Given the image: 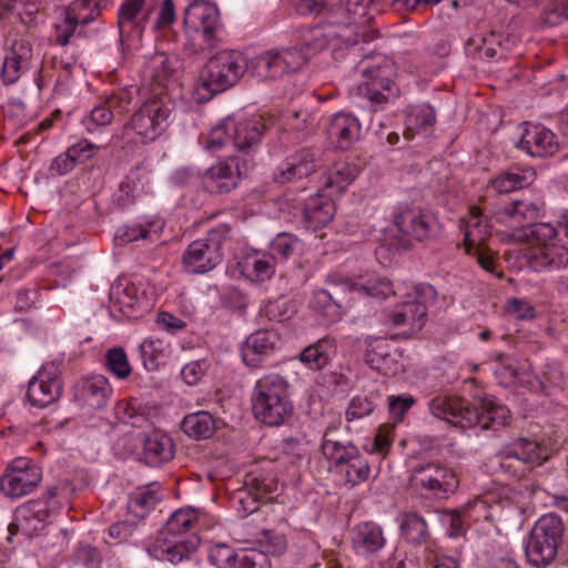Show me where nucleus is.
I'll use <instances>...</instances> for the list:
<instances>
[{"instance_id": "f257e3e1", "label": "nucleus", "mask_w": 568, "mask_h": 568, "mask_svg": "<svg viewBox=\"0 0 568 568\" xmlns=\"http://www.w3.org/2000/svg\"><path fill=\"white\" fill-rule=\"evenodd\" d=\"M428 409L433 416L462 428L478 425L486 430H497L506 426L510 418L506 406L490 399L470 403L457 396L437 395L429 400Z\"/></svg>"}, {"instance_id": "f03ea898", "label": "nucleus", "mask_w": 568, "mask_h": 568, "mask_svg": "<svg viewBox=\"0 0 568 568\" xmlns=\"http://www.w3.org/2000/svg\"><path fill=\"white\" fill-rule=\"evenodd\" d=\"M355 71L364 78L357 92L367 100L373 112L399 98V87L393 80L395 64L392 60L383 55H365L355 65Z\"/></svg>"}, {"instance_id": "7ed1b4c3", "label": "nucleus", "mask_w": 568, "mask_h": 568, "mask_svg": "<svg viewBox=\"0 0 568 568\" xmlns=\"http://www.w3.org/2000/svg\"><path fill=\"white\" fill-rule=\"evenodd\" d=\"M252 412L266 426L283 425L293 414L287 381L278 374L257 379L252 394Z\"/></svg>"}, {"instance_id": "20e7f679", "label": "nucleus", "mask_w": 568, "mask_h": 568, "mask_svg": "<svg viewBox=\"0 0 568 568\" xmlns=\"http://www.w3.org/2000/svg\"><path fill=\"white\" fill-rule=\"evenodd\" d=\"M326 24L317 26L308 29L302 36V42L306 55L317 53L324 49L332 48L334 52L342 48H351L357 44L358 24H365L369 18L362 16L358 11L357 16L346 14L333 19Z\"/></svg>"}, {"instance_id": "39448f33", "label": "nucleus", "mask_w": 568, "mask_h": 568, "mask_svg": "<svg viewBox=\"0 0 568 568\" xmlns=\"http://www.w3.org/2000/svg\"><path fill=\"white\" fill-rule=\"evenodd\" d=\"M247 72V58L237 50H221L206 62L200 78V89L210 99L235 85Z\"/></svg>"}, {"instance_id": "423d86ee", "label": "nucleus", "mask_w": 568, "mask_h": 568, "mask_svg": "<svg viewBox=\"0 0 568 568\" xmlns=\"http://www.w3.org/2000/svg\"><path fill=\"white\" fill-rule=\"evenodd\" d=\"M172 102L166 94L154 93L131 116L123 126V136L133 132L143 144L161 136L168 128Z\"/></svg>"}, {"instance_id": "0eeeda50", "label": "nucleus", "mask_w": 568, "mask_h": 568, "mask_svg": "<svg viewBox=\"0 0 568 568\" xmlns=\"http://www.w3.org/2000/svg\"><path fill=\"white\" fill-rule=\"evenodd\" d=\"M565 527L561 518L555 514L540 517L534 525L526 542V557L537 567L552 562L562 542Z\"/></svg>"}, {"instance_id": "6e6552de", "label": "nucleus", "mask_w": 568, "mask_h": 568, "mask_svg": "<svg viewBox=\"0 0 568 568\" xmlns=\"http://www.w3.org/2000/svg\"><path fill=\"white\" fill-rule=\"evenodd\" d=\"M305 63L306 54L298 47L270 49L247 59V72L260 81H276Z\"/></svg>"}, {"instance_id": "1a4fd4ad", "label": "nucleus", "mask_w": 568, "mask_h": 568, "mask_svg": "<svg viewBox=\"0 0 568 568\" xmlns=\"http://www.w3.org/2000/svg\"><path fill=\"white\" fill-rule=\"evenodd\" d=\"M549 456L545 445L525 437L511 440L497 453L499 468L515 478L523 477L531 467L548 460Z\"/></svg>"}, {"instance_id": "9d476101", "label": "nucleus", "mask_w": 568, "mask_h": 568, "mask_svg": "<svg viewBox=\"0 0 568 568\" xmlns=\"http://www.w3.org/2000/svg\"><path fill=\"white\" fill-rule=\"evenodd\" d=\"M230 227L220 224L210 230L205 237L193 241L182 260L191 273H206L222 261V245L229 237Z\"/></svg>"}, {"instance_id": "9b49d317", "label": "nucleus", "mask_w": 568, "mask_h": 568, "mask_svg": "<svg viewBox=\"0 0 568 568\" xmlns=\"http://www.w3.org/2000/svg\"><path fill=\"white\" fill-rule=\"evenodd\" d=\"M415 298L404 302L396 306L389 314V321L396 327H407L403 332L405 337H410L418 333L427 320V302L436 298V291L432 285L418 284L414 287Z\"/></svg>"}, {"instance_id": "f8f14e48", "label": "nucleus", "mask_w": 568, "mask_h": 568, "mask_svg": "<svg viewBox=\"0 0 568 568\" xmlns=\"http://www.w3.org/2000/svg\"><path fill=\"white\" fill-rule=\"evenodd\" d=\"M412 483L417 489L439 499L448 498L459 486L456 473L452 468L437 463L415 467L412 474Z\"/></svg>"}, {"instance_id": "ddd939ff", "label": "nucleus", "mask_w": 568, "mask_h": 568, "mask_svg": "<svg viewBox=\"0 0 568 568\" xmlns=\"http://www.w3.org/2000/svg\"><path fill=\"white\" fill-rule=\"evenodd\" d=\"M250 164L251 161L241 156H229L203 172L202 185L211 194L229 193L247 174Z\"/></svg>"}, {"instance_id": "4468645a", "label": "nucleus", "mask_w": 568, "mask_h": 568, "mask_svg": "<svg viewBox=\"0 0 568 568\" xmlns=\"http://www.w3.org/2000/svg\"><path fill=\"white\" fill-rule=\"evenodd\" d=\"M184 21L192 28L201 29L199 48L191 45L192 53L212 51L217 45L215 31L220 26V11L215 2H190L184 11Z\"/></svg>"}, {"instance_id": "2eb2a0df", "label": "nucleus", "mask_w": 568, "mask_h": 568, "mask_svg": "<svg viewBox=\"0 0 568 568\" xmlns=\"http://www.w3.org/2000/svg\"><path fill=\"white\" fill-rule=\"evenodd\" d=\"M60 509V501L52 505L43 500H30L17 508L14 520L8 526V540L19 531L27 537H33L44 529L50 517Z\"/></svg>"}, {"instance_id": "dca6fc26", "label": "nucleus", "mask_w": 568, "mask_h": 568, "mask_svg": "<svg viewBox=\"0 0 568 568\" xmlns=\"http://www.w3.org/2000/svg\"><path fill=\"white\" fill-rule=\"evenodd\" d=\"M42 479L41 468L28 458H17L0 477V489L10 498L32 493Z\"/></svg>"}, {"instance_id": "f3484780", "label": "nucleus", "mask_w": 568, "mask_h": 568, "mask_svg": "<svg viewBox=\"0 0 568 568\" xmlns=\"http://www.w3.org/2000/svg\"><path fill=\"white\" fill-rule=\"evenodd\" d=\"M394 225L404 236L419 242L434 239L440 232V225L435 215L419 207H399L394 215Z\"/></svg>"}, {"instance_id": "a211bd4d", "label": "nucleus", "mask_w": 568, "mask_h": 568, "mask_svg": "<svg viewBox=\"0 0 568 568\" xmlns=\"http://www.w3.org/2000/svg\"><path fill=\"white\" fill-rule=\"evenodd\" d=\"M200 544L201 540L196 534H190L185 538L159 535L146 550L156 560L179 565L182 561L192 560Z\"/></svg>"}, {"instance_id": "6ab92c4d", "label": "nucleus", "mask_w": 568, "mask_h": 568, "mask_svg": "<svg viewBox=\"0 0 568 568\" xmlns=\"http://www.w3.org/2000/svg\"><path fill=\"white\" fill-rule=\"evenodd\" d=\"M318 166L315 153L310 149H301L275 168L273 180L278 184L297 182L311 176Z\"/></svg>"}, {"instance_id": "aec40b11", "label": "nucleus", "mask_w": 568, "mask_h": 568, "mask_svg": "<svg viewBox=\"0 0 568 568\" xmlns=\"http://www.w3.org/2000/svg\"><path fill=\"white\" fill-rule=\"evenodd\" d=\"M517 148L530 156H552L559 151V142L555 133L541 124H527Z\"/></svg>"}, {"instance_id": "412c9836", "label": "nucleus", "mask_w": 568, "mask_h": 568, "mask_svg": "<svg viewBox=\"0 0 568 568\" xmlns=\"http://www.w3.org/2000/svg\"><path fill=\"white\" fill-rule=\"evenodd\" d=\"M272 121L263 115H253L248 119H233L232 143L241 152L253 151L261 142Z\"/></svg>"}, {"instance_id": "4be33fe9", "label": "nucleus", "mask_w": 568, "mask_h": 568, "mask_svg": "<svg viewBox=\"0 0 568 568\" xmlns=\"http://www.w3.org/2000/svg\"><path fill=\"white\" fill-rule=\"evenodd\" d=\"M180 67L176 57L158 52L145 62L142 71L143 80L152 87L156 85L158 93L166 94L164 89L175 80Z\"/></svg>"}, {"instance_id": "5701e85b", "label": "nucleus", "mask_w": 568, "mask_h": 568, "mask_svg": "<svg viewBox=\"0 0 568 568\" xmlns=\"http://www.w3.org/2000/svg\"><path fill=\"white\" fill-rule=\"evenodd\" d=\"M136 438L142 445L140 459L148 466L159 467L173 458L174 445L168 435L153 430L149 434H139Z\"/></svg>"}, {"instance_id": "b1692460", "label": "nucleus", "mask_w": 568, "mask_h": 568, "mask_svg": "<svg viewBox=\"0 0 568 568\" xmlns=\"http://www.w3.org/2000/svg\"><path fill=\"white\" fill-rule=\"evenodd\" d=\"M31 60L32 48L30 42L24 39L14 41L3 60L2 82L6 85L16 83L30 69Z\"/></svg>"}, {"instance_id": "393cba45", "label": "nucleus", "mask_w": 568, "mask_h": 568, "mask_svg": "<svg viewBox=\"0 0 568 568\" xmlns=\"http://www.w3.org/2000/svg\"><path fill=\"white\" fill-rule=\"evenodd\" d=\"M295 11L304 17L333 19L339 16L367 14V2H295Z\"/></svg>"}, {"instance_id": "a878e982", "label": "nucleus", "mask_w": 568, "mask_h": 568, "mask_svg": "<svg viewBox=\"0 0 568 568\" xmlns=\"http://www.w3.org/2000/svg\"><path fill=\"white\" fill-rule=\"evenodd\" d=\"M280 341L276 332L258 329L252 333L242 348V358L245 365L257 368L263 358L272 354Z\"/></svg>"}, {"instance_id": "bb28decb", "label": "nucleus", "mask_w": 568, "mask_h": 568, "mask_svg": "<svg viewBox=\"0 0 568 568\" xmlns=\"http://www.w3.org/2000/svg\"><path fill=\"white\" fill-rule=\"evenodd\" d=\"M61 392V382L45 369H40L29 382L27 397L32 406L45 407L55 402Z\"/></svg>"}, {"instance_id": "cd10ccee", "label": "nucleus", "mask_w": 568, "mask_h": 568, "mask_svg": "<svg viewBox=\"0 0 568 568\" xmlns=\"http://www.w3.org/2000/svg\"><path fill=\"white\" fill-rule=\"evenodd\" d=\"M327 136L336 148L349 149L359 138L361 124L357 118L348 113L333 115L326 129Z\"/></svg>"}, {"instance_id": "c85d7f7f", "label": "nucleus", "mask_w": 568, "mask_h": 568, "mask_svg": "<svg viewBox=\"0 0 568 568\" xmlns=\"http://www.w3.org/2000/svg\"><path fill=\"white\" fill-rule=\"evenodd\" d=\"M460 229L464 232V246L466 252H471L474 245L485 244L491 234V223L477 206L469 209V215L462 219Z\"/></svg>"}, {"instance_id": "c756f323", "label": "nucleus", "mask_w": 568, "mask_h": 568, "mask_svg": "<svg viewBox=\"0 0 568 568\" xmlns=\"http://www.w3.org/2000/svg\"><path fill=\"white\" fill-rule=\"evenodd\" d=\"M323 456L331 463L335 470L342 473L349 462L361 455L358 448L352 443H342L336 439L332 428H327L321 445Z\"/></svg>"}, {"instance_id": "7c9ffc66", "label": "nucleus", "mask_w": 568, "mask_h": 568, "mask_svg": "<svg viewBox=\"0 0 568 568\" xmlns=\"http://www.w3.org/2000/svg\"><path fill=\"white\" fill-rule=\"evenodd\" d=\"M108 379L102 375H94L83 379L77 389V398L89 409L103 408L111 395Z\"/></svg>"}, {"instance_id": "2f4dec72", "label": "nucleus", "mask_w": 568, "mask_h": 568, "mask_svg": "<svg viewBox=\"0 0 568 568\" xmlns=\"http://www.w3.org/2000/svg\"><path fill=\"white\" fill-rule=\"evenodd\" d=\"M333 196L329 193L316 194L306 201L303 219L307 229L316 231L332 221L335 214Z\"/></svg>"}, {"instance_id": "473e14b6", "label": "nucleus", "mask_w": 568, "mask_h": 568, "mask_svg": "<svg viewBox=\"0 0 568 568\" xmlns=\"http://www.w3.org/2000/svg\"><path fill=\"white\" fill-rule=\"evenodd\" d=\"M385 542L383 529L375 523L365 521L358 524L353 530L352 544L358 554H375L384 547Z\"/></svg>"}, {"instance_id": "72a5a7b5", "label": "nucleus", "mask_w": 568, "mask_h": 568, "mask_svg": "<svg viewBox=\"0 0 568 568\" xmlns=\"http://www.w3.org/2000/svg\"><path fill=\"white\" fill-rule=\"evenodd\" d=\"M540 207L527 200H515L506 204L499 212V220L513 229L532 224L539 215Z\"/></svg>"}, {"instance_id": "f704fd0d", "label": "nucleus", "mask_w": 568, "mask_h": 568, "mask_svg": "<svg viewBox=\"0 0 568 568\" xmlns=\"http://www.w3.org/2000/svg\"><path fill=\"white\" fill-rule=\"evenodd\" d=\"M336 354V342L325 336L314 344L306 346L298 355V359L312 371L324 368Z\"/></svg>"}, {"instance_id": "c9c22d12", "label": "nucleus", "mask_w": 568, "mask_h": 568, "mask_svg": "<svg viewBox=\"0 0 568 568\" xmlns=\"http://www.w3.org/2000/svg\"><path fill=\"white\" fill-rule=\"evenodd\" d=\"M87 2H72L64 10V20L61 24H55V43L65 47L70 43V39L73 36L77 26H87L94 20V10H91L89 14L82 16L78 12V8H85Z\"/></svg>"}, {"instance_id": "e433bc0d", "label": "nucleus", "mask_w": 568, "mask_h": 568, "mask_svg": "<svg viewBox=\"0 0 568 568\" xmlns=\"http://www.w3.org/2000/svg\"><path fill=\"white\" fill-rule=\"evenodd\" d=\"M145 2H123L118 11V27L120 33H141L150 16Z\"/></svg>"}, {"instance_id": "4c0bfd02", "label": "nucleus", "mask_w": 568, "mask_h": 568, "mask_svg": "<svg viewBox=\"0 0 568 568\" xmlns=\"http://www.w3.org/2000/svg\"><path fill=\"white\" fill-rule=\"evenodd\" d=\"M530 265L536 271L568 267V248L557 243L538 247L530 257Z\"/></svg>"}, {"instance_id": "58836bf2", "label": "nucleus", "mask_w": 568, "mask_h": 568, "mask_svg": "<svg viewBox=\"0 0 568 568\" xmlns=\"http://www.w3.org/2000/svg\"><path fill=\"white\" fill-rule=\"evenodd\" d=\"M181 428L191 438L206 439L214 435L217 419L209 412L200 410L186 415L181 423Z\"/></svg>"}, {"instance_id": "ea45409f", "label": "nucleus", "mask_w": 568, "mask_h": 568, "mask_svg": "<svg viewBox=\"0 0 568 568\" xmlns=\"http://www.w3.org/2000/svg\"><path fill=\"white\" fill-rule=\"evenodd\" d=\"M240 266L243 275L248 280L264 282L275 273V256L254 253L245 256Z\"/></svg>"}, {"instance_id": "a19ab883", "label": "nucleus", "mask_w": 568, "mask_h": 568, "mask_svg": "<svg viewBox=\"0 0 568 568\" xmlns=\"http://www.w3.org/2000/svg\"><path fill=\"white\" fill-rule=\"evenodd\" d=\"M162 496L155 486L138 488L131 494L128 501V514L138 519H143L156 507Z\"/></svg>"}, {"instance_id": "79ce46f5", "label": "nucleus", "mask_w": 568, "mask_h": 568, "mask_svg": "<svg viewBox=\"0 0 568 568\" xmlns=\"http://www.w3.org/2000/svg\"><path fill=\"white\" fill-rule=\"evenodd\" d=\"M358 174L356 165L337 162L325 178L323 191L329 195H339L355 180Z\"/></svg>"}, {"instance_id": "37998d69", "label": "nucleus", "mask_w": 568, "mask_h": 568, "mask_svg": "<svg viewBox=\"0 0 568 568\" xmlns=\"http://www.w3.org/2000/svg\"><path fill=\"white\" fill-rule=\"evenodd\" d=\"M197 516L191 509H179L166 520L159 535L185 538L190 534H196Z\"/></svg>"}, {"instance_id": "c03bdc74", "label": "nucleus", "mask_w": 568, "mask_h": 568, "mask_svg": "<svg viewBox=\"0 0 568 568\" xmlns=\"http://www.w3.org/2000/svg\"><path fill=\"white\" fill-rule=\"evenodd\" d=\"M365 361L373 369L383 374H387L396 365V361L389 352V346L383 341L368 344Z\"/></svg>"}, {"instance_id": "a18cd8bd", "label": "nucleus", "mask_w": 568, "mask_h": 568, "mask_svg": "<svg viewBox=\"0 0 568 568\" xmlns=\"http://www.w3.org/2000/svg\"><path fill=\"white\" fill-rule=\"evenodd\" d=\"M346 285L351 291L379 300H385L388 296L395 294L392 282L386 277L369 278L365 283H358L357 281L348 280Z\"/></svg>"}, {"instance_id": "49530a36", "label": "nucleus", "mask_w": 568, "mask_h": 568, "mask_svg": "<svg viewBox=\"0 0 568 568\" xmlns=\"http://www.w3.org/2000/svg\"><path fill=\"white\" fill-rule=\"evenodd\" d=\"M535 178L531 170L508 171L501 173L493 181V187L499 193H509L529 185Z\"/></svg>"}, {"instance_id": "de8ad7c7", "label": "nucleus", "mask_w": 568, "mask_h": 568, "mask_svg": "<svg viewBox=\"0 0 568 568\" xmlns=\"http://www.w3.org/2000/svg\"><path fill=\"white\" fill-rule=\"evenodd\" d=\"M403 537L412 544L420 545L429 536L425 519L416 513H407L400 523Z\"/></svg>"}, {"instance_id": "09e8293b", "label": "nucleus", "mask_w": 568, "mask_h": 568, "mask_svg": "<svg viewBox=\"0 0 568 568\" xmlns=\"http://www.w3.org/2000/svg\"><path fill=\"white\" fill-rule=\"evenodd\" d=\"M311 307L331 323L338 321L342 315L341 305L336 303L332 295L325 290L314 292Z\"/></svg>"}, {"instance_id": "8fccbe9b", "label": "nucleus", "mask_w": 568, "mask_h": 568, "mask_svg": "<svg viewBox=\"0 0 568 568\" xmlns=\"http://www.w3.org/2000/svg\"><path fill=\"white\" fill-rule=\"evenodd\" d=\"M233 118L227 116L214 126L205 141V148L210 151H219L226 143L232 142L233 138Z\"/></svg>"}, {"instance_id": "3c124183", "label": "nucleus", "mask_w": 568, "mask_h": 568, "mask_svg": "<svg viewBox=\"0 0 568 568\" xmlns=\"http://www.w3.org/2000/svg\"><path fill=\"white\" fill-rule=\"evenodd\" d=\"M154 223L148 224H133L118 230L115 241L119 244H128L138 240H153L159 239L156 230H153Z\"/></svg>"}, {"instance_id": "603ef678", "label": "nucleus", "mask_w": 568, "mask_h": 568, "mask_svg": "<svg viewBox=\"0 0 568 568\" xmlns=\"http://www.w3.org/2000/svg\"><path fill=\"white\" fill-rule=\"evenodd\" d=\"M524 236L538 247L556 244L557 230L550 223H534L525 227Z\"/></svg>"}, {"instance_id": "864d4df0", "label": "nucleus", "mask_w": 568, "mask_h": 568, "mask_svg": "<svg viewBox=\"0 0 568 568\" xmlns=\"http://www.w3.org/2000/svg\"><path fill=\"white\" fill-rule=\"evenodd\" d=\"M296 305L294 302L278 297L268 301L262 313L270 320L275 322H284L290 320L296 313Z\"/></svg>"}, {"instance_id": "5fc2aeb1", "label": "nucleus", "mask_w": 568, "mask_h": 568, "mask_svg": "<svg viewBox=\"0 0 568 568\" xmlns=\"http://www.w3.org/2000/svg\"><path fill=\"white\" fill-rule=\"evenodd\" d=\"M105 366L118 378L125 379L131 374L126 353L121 347L110 348L105 354Z\"/></svg>"}, {"instance_id": "6e6d98bb", "label": "nucleus", "mask_w": 568, "mask_h": 568, "mask_svg": "<svg viewBox=\"0 0 568 568\" xmlns=\"http://www.w3.org/2000/svg\"><path fill=\"white\" fill-rule=\"evenodd\" d=\"M345 484L355 487L369 478L371 467L366 458L361 454L343 468Z\"/></svg>"}, {"instance_id": "4d7b16f0", "label": "nucleus", "mask_w": 568, "mask_h": 568, "mask_svg": "<svg viewBox=\"0 0 568 568\" xmlns=\"http://www.w3.org/2000/svg\"><path fill=\"white\" fill-rule=\"evenodd\" d=\"M115 414L120 422L133 427H142L149 423L148 417L140 413L133 402H120L115 407Z\"/></svg>"}, {"instance_id": "13d9d810", "label": "nucleus", "mask_w": 568, "mask_h": 568, "mask_svg": "<svg viewBox=\"0 0 568 568\" xmlns=\"http://www.w3.org/2000/svg\"><path fill=\"white\" fill-rule=\"evenodd\" d=\"M301 245L300 240L292 234H278L271 243L272 255L287 260Z\"/></svg>"}, {"instance_id": "bf43d9fd", "label": "nucleus", "mask_w": 568, "mask_h": 568, "mask_svg": "<svg viewBox=\"0 0 568 568\" xmlns=\"http://www.w3.org/2000/svg\"><path fill=\"white\" fill-rule=\"evenodd\" d=\"M568 20V2H546L540 13L544 26L554 27Z\"/></svg>"}, {"instance_id": "052dcab7", "label": "nucleus", "mask_w": 568, "mask_h": 568, "mask_svg": "<svg viewBox=\"0 0 568 568\" xmlns=\"http://www.w3.org/2000/svg\"><path fill=\"white\" fill-rule=\"evenodd\" d=\"M376 407L373 396L354 397L346 409V420L352 422L369 416Z\"/></svg>"}, {"instance_id": "680f3d73", "label": "nucleus", "mask_w": 568, "mask_h": 568, "mask_svg": "<svg viewBox=\"0 0 568 568\" xmlns=\"http://www.w3.org/2000/svg\"><path fill=\"white\" fill-rule=\"evenodd\" d=\"M235 550L226 544H215L210 548L209 559L217 568H232L236 562Z\"/></svg>"}, {"instance_id": "e2e57ef3", "label": "nucleus", "mask_w": 568, "mask_h": 568, "mask_svg": "<svg viewBox=\"0 0 568 568\" xmlns=\"http://www.w3.org/2000/svg\"><path fill=\"white\" fill-rule=\"evenodd\" d=\"M466 253L473 256L477 264L486 272L501 276V274H498L496 270L497 254L493 252L486 244L474 245V247H471V252Z\"/></svg>"}, {"instance_id": "0e129e2a", "label": "nucleus", "mask_w": 568, "mask_h": 568, "mask_svg": "<svg viewBox=\"0 0 568 568\" xmlns=\"http://www.w3.org/2000/svg\"><path fill=\"white\" fill-rule=\"evenodd\" d=\"M113 113L111 109L103 101L94 106L89 116L83 120L84 125L89 132H92L97 126H105L112 122Z\"/></svg>"}, {"instance_id": "69168bd1", "label": "nucleus", "mask_w": 568, "mask_h": 568, "mask_svg": "<svg viewBox=\"0 0 568 568\" xmlns=\"http://www.w3.org/2000/svg\"><path fill=\"white\" fill-rule=\"evenodd\" d=\"M260 545L268 556H278L286 549V539L282 534L265 530L262 532Z\"/></svg>"}, {"instance_id": "338daca9", "label": "nucleus", "mask_w": 568, "mask_h": 568, "mask_svg": "<svg viewBox=\"0 0 568 568\" xmlns=\"http://www.w3.org/2000/svg\"><path fill=\"white\" fill-rule=\"evenodd\" d=\"M540 384L544 388H562L566 384V378L561 367L556 363L545 364L540 376Z\"/></svg>"}, {"instance_id": "774afa93", "label": "nucleus", "mask_w": 568, "mask_h": 568, "mask_svg": "<svg viewBox=\"0 0 568 568\" xmlns=\"http://www.w3.org/2000/svg\"><path fill=\"white\" fill-rule=\"evenodd\" d=\"M271 560L264 550L247 549L240 558V568H271Z\"/></svg>"}]
</instances>
